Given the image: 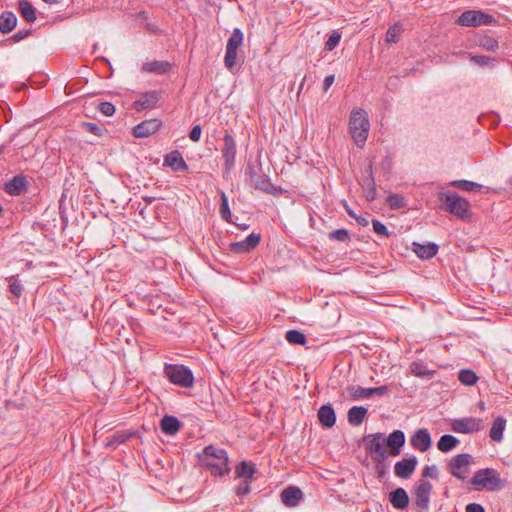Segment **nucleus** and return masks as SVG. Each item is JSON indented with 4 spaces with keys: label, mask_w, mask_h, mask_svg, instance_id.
I'll return each mask as SVG.
<instances>
[{
    "label": "nucleus",
    "mask_w": 512,
    "mask_h": 512,
    "mask_svg": "<svg viewBox=\"0 0 512 512\" xmlns=\"http://www.w3.org/2000/svg\"><path fill=\"white\" fill-rule=\"evenodd\" d=\"M363 443L366 453L371 459L387 458L388 455L396 457L400 455L405 444V434L402 430H394L386 437L383 433L377 432L365 435Z\"/></svg>",
    "instance_id": "1"
},
{
    "label": "nucleus",
    "mask_w": 512,
    "mask_h": 512,
    "mask_svg": "<svg viewBox=\"0 0 512 512\" xmlns=\"http://www.w3.org/2000/svg\"><path fill=\"white\" fill-rule=\"evenodd\" d=\"M246 175L249 183L257 190L263 191L273 196L282 194L283 189L271 183L269 177L262 171L260 157L256 161L249 160L246 165Z\"/></svg>",
    "instance_id": "2"
},
{
    "label": "nucleus",
    "mask_w": 512,
    "mask_h": 512,
    "mask_svg": "<svg viewBox=\"0 0 512 512\" xmlns=\"http://www.w3.org/2000/svg\"><path fill=\"white\" fill-rule=\"evenodd\" d=\"M370 123L368 115L363 109H353L349 120L351 137L358 147H363L369 133Z\"/></svg>",
    "instance_id": "3"
},
{
    "label": "nucleus",
    "mask_w": 512,
    "mask_h": 512,
    "mask_svg": "<svg viewBox=\"0 0 512 512\" xmlns=\"http://www.w3.org/2000/svg\"><path fill=\"white\" fill-rule=\"evenodd\" d=\"M439 199L444 203L445 211L451 213L455 217L462 220H468L471 218L472 213L469 201L457 193H441Z\"/></svg>",
    "instance_id": "4"
},
{
    "label": "nucleus",
    "mask_w": 512,
    "mask_h": 512,
    "mask_svg": "<svg viewBox=\"0 0 512 512\" xmlns=\"http://www.w3.org/2000/svg\"><path fill=\"white\" fill-rule=\"evenodd\" d=\"M470 483L477 487V489L485 488L488 491H497L504 486L498 471L493 468H485L476 471Z\"/></svg>",
    "instance_id": "5"
},
{
    "label": "nucleus",
    "mask_w": 512,
    "mask_h": 512,
    "mask_svg": "<svg viewBox=\"0 0 512 512\" xmlns=\"http://www.w3.org/2000/svg\"><path fill=\"white\" fill-rule=\"evenodd\" d=\"M164 375L174 385L190 388L194 384V376L187 366L181 364H165Z\"/></svg>",
    "instance_id": "6"
},
{
    "label": "nucleus",
    "mask_w": 512,
    "mask_h": 512,
    "mask_svg": "<svg viewBox=\"0 0 512 512\" xmlns=\"http://www.w3.org/2000/svg\"><path fill=\"white\" fill-rule=\"evenodd\" d=\"M456 23L464 27H479L497 23L496 18L482 10H466L456 20Z\"/></svg>",
    "instance_id": "7"
},
{
    "label": "nucleus",
    "mask_w": 512,
    "mask_h": 512,
    "mask_svg": "<svg viewBox=\"0 0 512 512\" xmlns=\"http://www.w3.org/2000/svg\"><path fill=\"white\" fill-rule=\"evenodd\" d=\"M243 39L244 36L241 29L234 28L231 36L227 40L224 57V63L228 70H232L237 64L238 48L242 45Z\"/></svg>",
    "instance_id": "8"
},
{
    "label": "nucleus",
    "mask_w": 512,
    "mask_h": 512,
    "mask_svg": "<svg viewBox=\"0 0 512 512\" xmlns=\"http://www.w3.org/2000/svg\"><path fill=\"white\" fill-rule=\"evenodd\" d=\"M221 154L223 159V169L226 174H229L235 167L237 145L234 137L226 131L223 136V146L221 147Z\"/></svg>",
    "instance_id": "9"
},
{
    "label": "nucleus",
    "mask_w": 512,
    "mask_h": 512,
    "mask_svg": "<svg viewBox=\"0 0 512 512\" xmlns=\"http://www.w3.org/2000/svg\"><path fill=\"white\" fill-rule=\"evenodd\" d=\"M432 490L433 485L428 480L420 479L414 484L415 504L421 510H428Z\"/></svg>",
    "instance_id": "10"
},
{
    "label": "nucleus",
    "mask_w": 512,
    "mask_h": 512,
    "mask_svg": "<svg viewBox=\"0 0 512 512\" xmlns=\"http://www.w3.org/2000/svg\"><path fill=\"white\" fill-rule=\"evenodd\" d=\"M473 458L468 453H461L453 458L447 464L448 470L454 477L464 480V474L468 472L469 465L471 464Z\"/></svg>",
    "instance_id": "11"
},
{
    "label": "nucleus",
    "mask_w": 512,
    "mask_h": 512,
    "mask_svg": "<svg viewBox=\"0 0 512 512\" xmlns=\"http://www.w3.org/2000/svg\"><path fill=\"white\" fill-rule=\"evenodd\" d=\"M451 429L464 434L479 432L483 429V421L473 417L457 418L452 421Z\"/></svg>",
    "instance_id": "12"
},
{
    "label": "nucleus",
    "mask_w": 512,
    "mask_h": 512,
    "mask_svg": "<svg viewBox=\"0 0 512 512\" xmlns=\"http://www.w3.org/2000/svg\"><path fill=\"white\" fill-rule=\"evenodd\" d=\"M30 186L27 177L23 174L14 176L3 185V190L10 196H19L25 193Z\"/></svg>",
    "instance_id": "13"
},
{
    "label": "nucleus",
    "mask_w": 512,
    "mask_h": 512,
    "mask_svg": "<svg viewBox=\"0 0 512 512\" xmlns=\"http://www.w3.org/2000/svg\"><path fill=\"white\" fill-rule=\"evenodd\" d=\"M359 183L361 185L365 199L369 202L374 201L377 198V186L371 165L366 169L365 175Z\"/></svg>",
    "instance_id": "14"
},
{
    "label": "nucleus",
    "mask_w": 512,
    "mask_h": 512,
    "mask_svg": "<svg viewBox=\"0 0 512 512\" xmlns=\"http://www.w3.org/2000/svg\"><path fill=\"white\" fill-rule=\"evenodd\" d=\"M161 98V94L156 91H147L145 93H142L140 95V98L133 103V109H135L138 112L147 110V109H153L157 106L159 100Z\"/></svg>",
    "instance_id": "15"
},
{
    "label": "nucleus",
    "mask_w": 512,
    "mask_h": 512,
    "mask_svg": "<svg viewBox=\"0 0 512 512\" xmlns=\"http://www.w3.org/2000/svg\"><path fill=\"white\" fill-rule=\"evenodd\" d=\"M162 121L159 119L144 120L133 128V136L136 138H145L155 134L161 127Z\"/></svg>",
    "instance_id": "16"
},
{
    "label": "nucleus",
    "mask_w": 512,
    "mask_h": 512,
    "mask_svg": "<svg viewBox=\"0 0 512 512\" xmlns=\"http://www.w3.org/2000/svg\"><path fill=\"white\" fill-rule=\"evenodd\" d=\"M348 391L351 397L354 400H358L361 398H368L372 395L382 396L389 392V387L387 385L379 386V387H371V388H363L360 386H351L348 388Z\"/></svg>",
    "instance_id": "17"
},
{
    "label": "nucleus",
    "mask_w": 512,
    "mask_h": 512,
    "mask_svg": "<svg viewBox=\"0 0 512 512\" xmlns=\"http://www.w3.org/2000/svg\"><path fill=\"white\" fill-rule=\"evenodd\" d=\"M417 464L418 460L415 456L397 461L394 465V474L398 478L408 479L414 473Z\"/></svg>",
    "instance_id": "18"
},
{
    "label": "nucleus",
    "mask_w": 512,
    "mask_h": 512,
    "mask_svg": "<svg viewBox=\"0 0 512 512\" xmlns=\"http://www.w3.org/2000/svg\"><path fill=\"white\" fill-rule=\"evenodd\" d=\"M261 241V235L259 233H251L244 240L234 242L230 244L231 251L240 254L248 253L254 250Z\"/></svg>",
    "instance_id": "19"
},
{
    "label": "nucleus",
    "mask_w": 512,
    "mask_h": 512,
    "mask_svg": "<svg viewBox=\"0 0 512 512\" xmlns=\"http://www.w3.org/2000/svg\"><path fill=\"white\" fill-rule=\"evenodd\" d=\"M412 447L421 452L427 451L431 446V436L427 429L417 430L410 438Z\"/></svg>",
    "instance_id": "20"
},
{
    "label": "nucleus",
    "mask_w": 512,
    "mask_h": 512,
    "mask_svg": "<svg viewBox=\"0 0 512 512\" xmlns=\"http://www.w3.org/2000/svg\"><path fill=\"white\" fill-rule=\"evenodd\" d=\"M164 165L174 172H187L189 167L178 150L168 153L164 158Z\"/></svg>",
    "instance_id": "21"
},
{
    "label": "nucleus",
    "mask_w": 512,
    "mask_h": 512,
    "mask_svg": "<svg viewBox=\"0 0 512 512\" xmlns=\"http://www.w3.org/2000/svg\"><path fill=\"white\" fill-rule=\"evenodd\" d=\"M302 498L303 492L296 486H289L281 492V501L287 507L297 506Z\"/></svg>",
    "instance_id": "22"
},
{
    "label": "nucleus",
    "mask_w": 512,
    "mask_h": 512,
    "mask_svg": "<svg viewBox=\"0 0 512 512\" xmlns=\"http://www.w3.org/2000/svg\"><path fill=\"white\" fill-rule=\"evenodd\" d=\"M389 501L393 508L404 510L409 505V496L404 488L398 487L389 493Z\"/></svg>",
    "instance_id": "23"
},
{
    "label": "nucleus",
    "mask_w": 512,
    "mask_h": 512,
    "mask_svg": "<svg viewBox=\"0 0 512 512\" xmlns=\"http://www.w3.org/2000/svg\"><path fill=\"white\" fill-rule=\"evenodd\" d=\"M412 246L413 252L421 259H431L438 253L439 250V246L433 242H429L427 244L413 242Z\"/></svg>",
    "instance_id": "24"
},
{
    "label": "nucleus",
    "mask_w": 512,
    "mask_h": 512,
    "mask_svg": "<svg viewBox=\"0 0 512 512\" xmlns=\"http://www.w3.org/2000/svg\"><path fill=\"white\" fill-rule=\"evenodd\" d=\"M204 465L211 469V474L213 476H224L228 475L231 471L229 466V458H220L217 462L214 461H205Z\"/></svg>",
    "instance_id": "25"
},
{
    "label": "nucleus",
    "mask_w": 512,
    "mask_h": 512,
    "mask_svg": "<svg viewBox=\"0 0 512 512\" xmlns=\"http://www.w3.org/2000/svg\"><path fill=\"white\" fill-rule=\"evenodd\" d=\"M318 419L323 427L331 428L335 425L336 414L330 404H325L318 410Z\"/></svg>",
    "instance_id": "26"
},
{
    "label": "nucleus",
    "mask_w": 512,
    "mask_h": 512,
    "mask_svg": "<svg viewBox=\"0 0 512 512\" xmlns=\"http://www.w3.org/2000/svg\"><path fill=\"white\" fill-rule=\"evenodd\" d=\"M181 425L180 420L171 415H165L160 421V428L167 435L176 434L180 430Z\"/></svg>",
    "instance_id": "27"
},
{
    "label": "nucleus",
    "mask_w": 512,
    "mask_h": 512,
    "mask_svg": "<svg viewBox=\"0 0 512 512\" xmlns=\"http://www.w3.org/2000/svg\"><path fill=\"white\" fill-rule=\"evenodd\" d=\"M256 472V465L252 462L241 461L235 466V474L237 478H243L244 480H252Z\"/></svg>",
    "instance_id": "28"
},
{
    "label": "nucleus",
    "mask_w": 512,
    "mask_h": 512,
    "mask_svg": "<svg viewBox=\"0 0 512 512\" xmlns=\"http://www.w3.org/2000/svg\"><path fill=\"white\" fill-rule=\"evenodd\" d=\"M142 70L145 72L162 75L171 70V64L167 61L153 60L151 62L144 63Z\"/></svg>",
    "instance_id": "29"
},
{
    "label": "nucleus",
    "mask_w": 512,
    "mask_h": 512,
    "mask_svg": "<svg viewBox=\"0 0 512 512\" xmlns=\"http://www.w3.org/2000/svg\"><path fill=\"white\" fill-rule=\"evenodd\" d=\"M474 43H475V45H477L487 51H495L499 47L498 40L488 34L475 35Z\"/></svg>",
    "instance_id": "30"
},
{
    "label": "nucleus",
    "mask_w": 512,
    "mask_h": 512,
    "mask_svg": "<svg viewBox=\"0 0 512 512\" xmlns=\"http://www.w3.org/2000/svg\"><path fill=\"white\" fill-rule=\"evenodd\" d=\"M17 25V17L12 11H4L0 15V31L3 34L11 32Z\"/></svg>",
    "instance_id": "31"
},
{
    "label": "nucleus",
    "mask_w": 512,
    "mask_h": 512,
    "mask_svg": "<svg viewBox=\"0 0 512 512\" xmlns=\"http://www.w3.org/2000/svg\"><path fill=\"white\" fill-rule=\"evenodd\" d=\"M411 373L422 379H432L436 374L435 370L428 369L427 365L421 361H413L410 364Z\"/></svg>",
    "instance_id": "32"
},
{
    "label": "nucleus",
    "mask_w": 512,
    "mask_h": 512,
    "mask_svg": "<svg viewBox=\"0 0 512 512\" xmlns=\"http://www.w3.org/2000/svg\"><path fill=\"white\" fill-rule=\"evenodd\" d=\"M505 427L506 419L503 416L496 417L489 431L490 438L493 441L500 442L503 439V432Z\"/></svg>",
    "instance_id": "33"
},
{
    "label": "nucleus",
    "mask_w": 512,
    "mask_h": 512,
    "mask_svg": "<svg viewBox=\"0 0 512 512\" xmlns=\"http://www.w3.org/2000/svg\"><path fill=\"white\" fill-rule=\"evenodd\" d=\"M367 408L364 406H353L349 409L347 417L352 426H359L367 415Z\"/></svg>",
    "instance_id": "34"
},
{
    "label": "nucleus",
    "mask_w": 512,
    "mask_h": 512,
    "mask_svg": "<svg viewBox=\"0 0 512 512\" xmlns=\"http://www.w3.org/2000/svg\"><path fill=\"white\" fill-rule=\"evenodd\" d=\"M19 12L21 16L27 22H34L37 19L36 9L28 0H20L18 4Z\"/></svg>",
    "instance_id": "35"
},
{
    "label": "nucleus",
    "mask_w": 512,
    "mask_h": 512,
    "mask_svg": "<svg viewBox=\"0 0 512 512\" xmlns=\"http://www.w3.org/2000/svg\"><path fill=\"white\" fill-rule=\"evenodd\" d=\"M460 441L453 435L445 434L442 435L437 443V448L444 453H447L454 449Z\"/></svg>",
    "instance_id": "36"
},
{
    "label": "nucleus",
    "mask_w": 512,
    "mask_h": 512,
    "mask_svg": "<svg viewBox=\"0 0 512 512\" xmlns=\"http://www.w3.org/2000/svg\"><path fill=\"white\" fill-rule=\"evenodd\" d=\"M386 204L391 210H399L407 206V201L402 194L389 193L386 198Z\"/></svg>",
    "instance_id": "37"
},
{
    "label": "nucleus",
    "mask_w": 512,
    "mask_h": 512,
    "mask_svg": "<svg viewBox=\"0 0 512 512\" xmlns=\"http://www.w3.org/2000/svg\"><path fill=\"white\" fill-rule=\"evenodd\" d=\"M386 459L387 458L372 459L373 462L375 463V465H374L375 474L379 480L385 479L386 476L388 475L389 464L386 463Z\"/></svg>",
    "instance_id": "38"
},
{
    "label": "nucleus",
    "mask_w": 512,
    "mask_h": 512,
    "mask_svg": "<svg viewBox=\"0 0 512 512\" xmlns=\"http://www.w3.org/2000/svg\"><path fill=\"white\" fill-rule=\"evenodd\" d=\"M285 338L290 344L294 345H305L307 342L306 335L303 332L294 329L288 330Z\"/></svg>",
    "instance_id": "39"
},
{
    "label": "nucleus",
    "mask_w": 512,
    "mask_h": 512,
    "mask_svg": "<svg viewBox=\"0 0 512 512\" xmlns=\"http://www.w3.org/2000/svg\"><path fill=\"white\" fill-rule=\"evenodd\" d=\"M9 283V291L16 297H21L24 292V286L19 280L18 275H12L6 278Z\"/></svg>",
    "instance_id": "40"
},
{
    "label": "nucleus",
    "mask_w": 512,
    "mask_h": 512,
    "mask_svg": "<svg viewBox=\"0 0 512 512\" xmlns=\"http://www.w3.org/2000/svg\"><path fill=\"white\" fill-rule=\"evenodd\" d=\"M451 185L457 189L463 191H475L478 192L481 190L482 185L469 180H455L451 182Z\"/></svg>",
    "instance_id": "41"
},
{
    "label": "nucleus",
    "mask_w": 512,
    "mask_h": 512,
    "mask_svg": "<svg viewBox=\"0 0 512 512\" xmlns=\"http://www.w3.org/2000/svg\"><path fill=\"white\" fill-rule=\"evenodd\" d=\"M221 203H220V215L226 222L231 220L232 214L229 207L228 197L223 190H219Z\"/></svg>",
    "instance_id": "42"
},
{
    "label": "nucleus",
    "mask_w": 512,
    "mask_h": 512,
    "mask_svg": "<svg viewBox=\"0 0 512 512\" xmlns=\"http://www.w3.org/2000/svg\"><path fill=\"white\" fill-rule=\"evenodd\" d=\"M458 379H459V381L462 384L467 385V386H471V385H474L477 382L478 377H477L476 373L473 370H471V369H462L459 372Z\"/></svg>",
    "instance_id": "43"
},
{
    "label": "nucleus",
    "mask_w": 512,
    "mask_h": 512,
    "mask_svg": "<svg viewBox=\"0 0 512 512\" xmlns=\"http://www.w3.org/2000/svg\"><path fill=\"white\" fill-rule=\"evenodd\" d=\"M202 454L207 457H213L217 460L220 458L228 457L227 451L225 449L217 448L214 445L205 446Z\"/></svg>",
    "instance_id": "44"
},
{
    "label": "nucleus",
    "mask_w": 512,
    "mask_h": 512,
    "mask_svg": "<svg viewBox=\"0 0 512 512\" xmlns=\"http://www.w3.org/2000/svg\"><path fill=\"white\" fill-rule=\"evenodd\" d=\"M372 226H373V231L379 236L389 238L390 236H392L394 234L393 232L389 231L388 228L386 227V225H384L378 219L372 220Z\"/></svg>",
    "instance_id": "45"
},
{
    "label": "nucleus",
    "mask_w": 512,
    "mask_h": 512,
    "mask_svg": "<svg viewBox=\"0 0 512 512\" xmlns=\"http://www.w3.org/2000/svg\"><path fill=\"white\" fill-rule=\"evenodd\" d=\"M402 31V26L400 24H394L389 27L386 32V42L387 43H396L398 41V37Z\"/></svg>",
    "instance_id": "46"
},
{
    "label": "nucleus",
    "mask_w": 512,
    "mask_h": 512,
    "mask_svg": "<svg viewBox=\"0 0 512 512\" xmlns=\"http://www.w3.org/2000/svg\"><path fill=\"white\" fill-rule=\"evenodd\" d=\"M81 127L84 131L98 137H101L104 132L103 128H101L98 124L93 122H82Z\"/></svg>",
    "instance_id": "47"
},
{
    "label": "nucleus",
    "mask_w": 512,
    "mask_h": 512,
    "mask_svg": "<svg viewBox=\"0 0 512 512\" xmlns=\"http://www.w3.org/2000/svg\"><path fill=\"white\" fill-rule=\"evenodd\" d=\"M328 237L330 240L346 242L347 240H349V232L345 228L336 229L331 231Z\"/></svg>",
    "instance_id": "48"
},
{
    "label": "nucleus",
    "mask_w": 512,
    "mask_h": 512,
    "mask_svg": "<svg viewBox=\"0 0 512 512\" xmlns=\"http://www.w3.org/2000/svg\"><path fill=\"white\" fill-rule=\"evenodd\" d=\"M341 34L338 32H333L325 43V49L328 51H332L340 42Z\"/></svg>",
    "instance_id": "49"
},
{
    "label": "nucleus",
    "mask_w": 512,
    "mask_h": 512,
    "mask_svg": "<svg viewBox=\"0 0 512 512\" xmlns=\"http://www.w3.org/2000/svg\"><path fill=\"white\" fill-rule=\"evenodd\" d=\"M128 436L124 433H115L112 438L107 442V447H113L126 442L128 440Z\"/></svg>",
    "instance_id": "50"
},
{
    "label": "nucleus",
    "mask_w": 512,
    "mask_h": 512,
    "mask_svg": "<svg viewBox=\"0 0 512 512\" xmlns=\"http://www.w3.org/2000/svg\"><path fill=\"white\" fill-rule=\"evenodd\" d=\"M470 59L479 66H488L495 61L494 58L486 55H472Z\"/></svg>",
    "instance_id": "51"
},
{
    "label": "nucleus",
    "mask_w": 512,
    "mask_h": 512,
    "mask_svg": "<svg viewBox=\"0 0 512 512\" xmlns=\"http://www.w3.org/2000/svg\"><path fill=\"white\" fill-rule=\"evenodd\" d=\"M98 110L105 116H112L115 113V106L111 102H101Z\"/></svg>",
    "instance_id": "52"
},
{
    "label": "nucleus",
    "mask_w": 512,
    "mask_h": 512,
    "mask_svg": "<svg viewBox=\"0 0 512 512\" xmlns=\"http://www.w3.org/2000/svg\"><path fill=\"white\" fill-rule=\"evenodd\" d=\"M432 478V479H437L438 478V469L436 467V465H431V466H425L423 471H422V478L421 479H424V478Z\"/></svg>",
    "instance_id": "53"
},
{
    "label": "nucleus",
    "mask_w": 512,
    "mask_h": 512,
    "mask_svg": "<svg viewBox=\"0 0 512 512\" xmlns=\"http://www.w3.org/2000/svg\"><path fill=\"white\" fill-rule=\"evenodd\" d=\"M251 491L249 480H243L240 485L236 488V494L238 496H246Z\"/></svg>",
    "instance_id": "54"
},
{
    "label": "nucleus",
    "mask_w": 512,
    "mask_h": 512,
    "mask_svg": "<svg viewBox=\"0 0 512 512\" xmlns=\"http://www.w3.org/2000/svg\"><path fill=\"white\" fill-rule=\"evenodd\" d=\"M32 31L30 29H25V30H19L18 32H16L14 35H12L10 37V40H12L13 42H19L25 38H27L29 35H31Z\"/></svg>",
    "instance_id": "55"
},
{
    "label": "nucleus",
    "mask_w": 512,
    "mask_h": 512,
    "mask_svg": "<svg viewBox=\"0 0 512 512\" xmlns=\"http://www.w3.org/2000/svg\"><path fill=\"white\" fill-rule=\"evenodd\" d=\"M201 133H202V128L200 125H195L193 126V128L191 129L190 133H189V138L193 141V142H198L201 138Z\"/></svg>",
    "instance_id": "56"
},
{
    "label": "nucleus",
    "mask_w": 512,
    "mask_h": 512,
    "mask_svg": "<svg viewBox=\"0 0 512 512\" xmlns=\"http://www.w3.org/2000/svg\"><path fill=\"white\" fill-rule=\"evenodd\" d=\"M334 81H335V75H333V74L327 75L323 81V91L327 92L328 89L333 85Z\"/></svg>",
    "instance_id": "57"
},
{
    "label": "nucleus",
    "mask_w": 512,
    "mask_h": 512,
    "mask_svg": "<svg viewBox=\"0 0 512 512\" xmlns=\"http://www.w3.org/2000/svg\"><path fill=\"white\" fill-rule=\"evenodd\" d=\"M466 512H485V509L481 504L470 503L466 506Z\"/></svg>",
    "instance_id": "58"
},
{
    "label": "nucleus",
    "mask_w": 512,
    "mask_h": 512,
    "mask_svg": "<svg viewBox=\"0 0 512 512\" xmlns=\"http://www.w3.org/2000/svg\"><path fill=\"white\" fill-rule=\"evenodd\" d=\"M145 27H146V29H147L149 32H151V33H153V34H158V33L160 32V29H159V27H158L156 24H153V23H147Z\"/></svg>",
    "instance_id": "59"
},
{
    "label": "nucleus",
    "mask_w": 512,
    "mask_h": 512,
    "mask_svg": "<svg viewBox=\"0 0 512 512\" xmlns=\"http://www.w3.org/2000/svg\"><path fill=\"white\" fill-rule=\"evenodd\" d=\"M354 219H355V220L357 221V223H358L359 225H361V226H367V225L369 224L368 219H367L366 217H364V216H361V215H359V216H358V215H356V217H355Z\"/></svg>",
    "instance_id": "60"
},
{
    "label": "nucleus",
    "mask_w": 512,
    "mask_h": 512,
    "mask_svg": "<svg viewBox=\"0 0 512 512\" xmlns=\"http://www.w3.org/2000/svg\"><path fill=\"white\" fill-rule=\"evenodd\" d=\"M143 200L147 203V204H151L152 202H154L156 200V197L154 196H144L143 197Z\"/></svg>",
    "instance_id": "61"
},
{
    "label": "nucleus",
    "mask_w": 512,
    "mask_h": 512,
    "mask_svg": "<svg viewBox=\"0 0 512 512\" xmlns=\"http://www.w3.org/2000/svg\"><path fill=\"white\" fill-rule=\"evenodd\" d=\"M345 209H346V212H347V214H348L349 216H351V217H353V218H355V217H356L355 212H354L351 208H349L347 205L345 206Z\"/></svg>",
    "instance_id": "62"
},
{
    "label": "nucleus",
    "mask_w": 512,
    "mask_h": 512,
    "mask_svg": "<svg viewBox=\"0 0 512 512\" xmlns=\"http://www.w3.org/2000/svg\"><path fill=\"white\" fill-rule=\"evenodd\" d=\"M478 407H479V409H480V410H484V409H485V403H484V402H482V401H480V402L478 403Z\"/></svg>",
    "instance_id": "63"
},
{
    "label": "nucleus",
    "mask_w": 512,
    "mask_h": 512,
    "mask_svg": "<svg viewBox=\"0 0 512 512\" xmlns=\"http://www.w3.org/2000/svg\"><path fill=\"white\" fill-rule=\"evenodd\" d=\"M5 148H6V145H1L0 146V156L4 153Z\"/></svg>",
    "instance_id": "64"
}]
</instances>
